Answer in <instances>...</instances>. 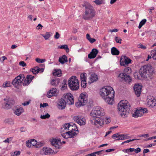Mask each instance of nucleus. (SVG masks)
<instances>
[{"mask_svg":"<svg viewBox=\"0 0 156 156\" xmlns=\"http://www.w3.org/2000/svg\"><path fill=\"white\" fill-rule=\"evenodd\" d=\"M105 114L104 109L100 107H95L90 113L91 116L89 122L91 124L98 127L103 124V120L100 117Z\"/></svg>","mask_w":156,"mask_h":156,"instance_id":"nucleus-1","label":"nucleus"},{"mask_svg":"<svg viewBox=\"0 0 156 156\" xmlns=\"http://www.w3.org/2000/svg\"><path fill=\"white\" fill-rule=\"evenodd\" d=\"M133 75L135 79L142 80L144 78L152 79L155 73L154 69L152 66L147 65L141 67L139 73L136 72Z\"/></svg>","mask_w":156,"mask_h":156,"instance_id":"nucleus-2","label":"nucleus"},{"mask_svg":"<svg viewBox=\"0 0 156 156\" xmlns=\"http://www.w3.org/2000/svg\"><path fill=\"white\" fill-rule=\"evenodd\" d=\"M115 91L110 86H106L100 90V94L105 101L109 104H113Z\"/></svg>","mask_w":156,"mask_h":156,"instance_id":"nucleus-3","label":"nucleus"},{"mask_svg":"<svg viewBox=\"0 0 156 156\" xmlns=\"http://www.w3.org/2000/svg\"><path fill=\"white\" fill-rule=\"evenodd\" d=\"M130 105L126 100L121 101L118 105V112L124 118L127 116L130 111Z\"/></svg>","mask_w":156,"mask_h":156,"instance_id":"nucleus-4","label":"nucleus"},{"mask_svg":"<svg viewBox=\"0 0 156 156\" xmlns=\"http://www.w3.org/2000/svg\"><path fill=\"white\" fill-rule=\"evenodd\" d=\"M85 8L84 14L83 16V18L85 20H91L95 16V11L93 7L88 3L83 5Z\"/></svg>","mask_w":156,"mask_h":156,"instance_id":"nucleus-5","label":"nucleus"},{"mask_svg":"<svg viewBox=\"0 0 156 156\" xmlns=\"http://www.w3.org/2000/svg\"><path fill=\"white\" fill-rule=\"evenodd\" d=\"M68 85L71 90H76L78 89L79 85L78 80L76 76H73L69 79Z\"/></svg>","mask_w":156,"mask_h":156,"instance_id":"nucleus-6","label":"nucleus"},{"mask_svg":"<svg viewBox=\"0 0 156 156\" xmlns=\"http://www.w3.org/2000/svg\"><path fill=\"white\" fill-rule=\"evenodd\" d=\"M87 102V97L86 94L81 93L79 96L78 102L75 103L76 107L84 105Z\"/></svg>","mask_w":156,"mask_h":156,"instance_id":"nucleus-7","label":"nucleus"},{"mask_svg":"<svg viewBox=\"0 0 156 156\" xmlns=\"http://www.w3.org/2000/svg\"><path fill=\"white\" fill-rule=\"evenodd\" d=\"M4 107L5 109H8L11 108L15 104V101L12 98H10L9 96H7L6 98L4 99Z\"/></svg>","mask_w":156,"mask_h":156,"instance_id":"nucleus-8","label":"nucleus"},{"mask_svg":"<svg viewBox=\"0 0 156 156\" xmlns=\"http://www.w3.org/2000/svg\"><path fill=\"white\" fill-rule=\"evenodd\" d=\"M67 104L72 105L74 104L73 96L71 93L65 94L62 96Z\"/></svg>","mask_w":156,"mask_h":156,"instance_id":"nucleus-9","label":"nucleus"},{"mask_svg":"<svg viewBox=\"0 0 156 156\" xmlns=\"http://www.w3.org/2000/svg\"><path fill=\"white\" fill-rule=\"evenodd\" d=\"M132 60L129 57L125 55H122L121 56L120 60V65L126 66L128 64L131 63Z\"/></svg>","mask_w":156,"mask_h":156,"instance_id":"nucleus-10","label":"nucleus"},{"mask_svg":"<svg viewBox=\"0 0 156 156\" xmlns=\"http://www.w3.org/2000/svg\"><path fill=\"white\" fill-rule=\"evenodd\" d=\"M78 132V129H76L75 128L74 129L73 128L71 130L65 133L66 139L74 138L75 136L77 135Z\"/></svg>","mask_w":156,"mask_h":156,"instance_id":"nucleus-11","label":"nucleus"},{"mask_svg":"<svg viewBox=\"0 0 156 156\" xmlns=\"http://www.w3.org/2000/svg\"><path fill=\"white\" fill-rule=\"evenodd\" d=\"M119 77L121 78L122 81H124L129 83L131 82L132 81V79L130 76L128 74L124 73H120Z\"/></svg>","mask_w":156,"mask_h":156,"instance_id":"nucleus-12","label":"nucleus"},{"mask_svg":"<svg viewBox=\"0 0 156 156\" xmlns=\"http://www.w3.org/2000/svg\"><path fill=\"white\" fill-rule=\"evenodd\" d=\"M142 87V86L138 84H135L133 87L135 93L138 97L140 95Z\"/></svg>","mask_w":156,"mask_h":156,"instance_id":"nucleus-13","label":"nucleus"},{"mask_svg":"<svg viewBox=\"0 0 156 156\" xmlns=\"http://www.w3.org/2000/svg\"><path fill=\"white\" fill-rule=\"evenodd\" d=\"M66 104V102L62 97L61 99L59 100L57 107L59 109L63 110L65 109Z\"/></svg>","mask_w":156,"mask_h":156,"instance_id":"nucleus-14","label":"nucleus"},{"mask_svg":"<svg viewBox=\"0 0 156 156\" xmlns=\"http://www.w3.org/2000/svg\"><path fill=\"white\" fill-rule=\"evenodd\" d=\"M58 92V90L55 88L51 89L47 93V97L50 98L52 96H56Z\"/></svg>","mask_w":156,"mask_h":156,"instance_id":"nucleus-15","label":"nucleus"},{"mask_svg":"<svg viewBox=\"0 0 156 156\" xmlns=\"http://www.w3.org/2000/svg\"><path fill=\"white\" fill-rule=\"evenodd\" d=\"M98 50L95 48L92 49L91 51L88 55V57L90 59L95 58L98 53Z\"/></svg>","mask_w":156,"mask_h":156,"instance_id":"nucleus-16","label":"nucleus"},{"mask_svg":"<svg viewBox=\"0 0 156 156\" xmlns=\"http://www.w3.org/2000/svg\"><path fill=\"white\" fill-rule=\"evenodd\" d=\"M25 78V76L23 74H20L18 76H16L13 82L16 83L17 81L19 82H22V84L24 81Z\"/></svg>","mask_w":156,"mask_h":156,"instance_id":"nucleus-17","label":"nucleus"},{"mask_svg":"<svg viewBox=\"0 0 156 156\" xmlns=\"http://www.w3.org/2000/svg\"><path fill=\"white\" fill-rule=\"evenodd\" d=\"M42 151L45 155H48L55 154V152L54 151L50 148L44 147L43 148Z\"/></svg>","mask_w":156,"mask_h":156,"instance_id":"nucleus-18","label":"nucleus"},{"mask_svg":"<svg viewBox=\"0 0 156 156\" xmlns=\"http://www.w3.org/2000/svg\"><path fill=\"white\" fill-rule=\"evenodd\" d=\"M60 79L58 78H55L51 80L50 83L52 86L56 87L60 83Z\"/></svg>","mask_w":156,"mask_h":156,"instance_id":"nucleus-19","label":"nucleus"},{"mask_svg":"<svg viewBox=\"0 0 156 156\" xmlns=\"http://www.w3.org/2000/svg\"><path fill=\"white\" fill-rule=\"evenodd\" d=\"M156 99H154L153 97H150V98H148L147 100V104L148 105H150L151 107H154L155 106V101Z\"/></svg>","mask_w":156,"mask_h":156,"instance_id":"nucleus-20","label":"nucleus"},{"mask_svg":"<svg viewBox=\"0 0 156 156\" xmlns=\"http://www.w3.org/2000/svg\"><path fill=\"white\" fill-rule=\"evenodd\" d=\"M129 138V136H128L127 134H119V138H118L115 140L119 141L120 140H124Z\"/></svg>","mask_w":156,"mask_h":156,"instance_id":"nucleus-21","label":"nucleus"},{"mask_svg":"<svg viewBox=\"0 0 156 156\" xmlns=\"http://www.w3.org/2000/svg\"><path fill=\"white\" fill-rule=\"evenodd\" d=\"M74 120L79 124L81 125L83 123V122L82 121L84 122V121L82 120L83 119L82 116H80V115H77L74 117Z\"/></svg>","mask_w":156,"mask_h":156,"instance_id":"nucleus-22","label":"nucleus"},{"mask_svg":"<svg viewBox=\"0 0 156 156\" xmlns=\"http://www.w3.org/2000/svg\"><path fill=\"white\" fill-rule=\"evenodd\" d=\"M58 61L62 64L65 63L67 62V57L65 55H62L59 58Z\"/></svg>","mask_w":156,"mask_h":156,"instance_id":"nucleus-23","label":"nucleus"},{"mask_svg":"<svg viewBox=\"0 0 156 156\" xmlns=\"http://www.w3.org/2000/svg\"><path fill=\"white\" fill-rule=\"evenodd\" d=\"M98 79V76L96 73H94L91 74L90 77V80L91 83H93L97 81Z\"/></svg>","mask_w":156,"mask_h":156,"instance_id":"nucleus-24","label":"nucleus"},{"mask_svg":"<svg viewBox=\"0 0 156 156\" xmlns=\"http://www.w3.org/2000/svg\"><path fill=\"white\" fill-rule=\"evenodd\" d=\"M111 53L113 55H117L119 54L120 52L116 48L113 47L111 49Z\"/></svg>","mask_w":156,"mask_h":156,"instance_id":"nucleus-25","label":"nucleus"},{"mask_svg":"<svg viewBox=\"0 0 156 156\" xmlns=\"http://www.w3.org/2000/svg\"><path fill=\"white\" fill-rule=\"evenodd\" d=\"M23 111V109L22 107H20L16 109L14 111V113L16 115L19 116Z\"/></svg>","mask_w":156,"mask_h":156,"instance_id":"nucleus-26","label":"nucleus"},{"mask_svg":"<svg viewBox=\"0 0 156 156\" xmlns=\"http://www.w3.org/2000/svg\"><path fill=\"white\" fill-rule=\"evenodd\" d=\"M54 72H53V75L54 76H57L58 77H60L62 75L61 70L60 69H55Z\"/></svg>","mask_w":156,"mask_h":156,"instance_id":"nucleus-27","label":"nucleus"},{"mask_svg":"<svg viewBox=\"0 0 156 156\" xmlns=\"http://www.w3.org/2000/svg\"><path fill=\"white\" fill-rule=\"evenodd\" d=\"M138 110L140 113V115H141V116H143L144 113H147L148 112L147 109L145 108H140Z\"/></svg>","mask_w":156,"mask_h":156,"instance_id":"nucleus-28","label":"nucleus"},{"mask_svg":"<svg viewBox=\"0 0 156 156\" xmlns=\"http://www.w3.org/2000/svg\"><path fill=\"white\" fill-rule=\"evenodd\" d=\"M13 82V80L12 81V83L13 85V86L16 88H18V87L22 85V82H19L18 81L16 82V83Z\"/></svg>","mask_w":156,"mask_h":156,"instance_id":"nucleus-29","label":"nucleus"},{"mask_svg":"<svg viewBox=\"0 0 156 156\" xmlns=\"http://www.w3.org/2000/svg\"><path fill=\"white\" fill-rule=\"evenodd\" d=\"M43 36L46 40L48 39L51 36L50 32H46L45 34H41Z\"/></svg>","mask_w":156,"mask_h":156,"instance_id":"nucleus-30","label":"nucleus"},{"mask_svg":"<svg viewBox=\"0 0 156 156\" xmlns=\"http://www.w3.org/2000/svg\"><path fill=\"white\" fill-rule=\"evenodd\" d=\"M87 74L85 73H82L80 74V78L81 80V81H83V82H85V81H86L87 78L86 77V75Z\"/></svg>","mask_w":156,"mask_h":156,"instance_id":"nucleus-31","label":"nucleus"},{"mask_svg":"<svg viewBox=\"0 0 156 156\" xmlns=\"http://www.w3.org/2000/svg\"><path fill=\"white\" fill-rule=\"evenodd\" d=\"M131 72V68L129 67H126L124 69L123 73H125L129 75V74Z\"/></svg>","mask_w":156,"mask_h":156,"instance_id":"nucleus-32","label":"nucleus"},{"mask_svg":"<svg viewBox=\"0 0 156 156\" xmlns=\"http://www.w3.org/2000/svg\"><path fill=\"white\" fill-rule=\"evenodd\" d=\"M133 116L137 118L139 117H141V115H140V113L139 112L138 109L136 110L133 113Z\"/></svg>","mask_w":156,"mask_h":156,"instance_id":"nucleus-33","label":"nucleus"},{"mask_svg":"<svg viewBox=\"0 0 156 156\" xmlns=\"http://www.w3.org/2000/svg\"><path fill=\"white\" fill-rule=\"evenodd\" d=\"M5 122L10 125H13L14 124L13 120L12 119L9 118L5 119Z\"/></svg>","mask_w":156,"mask_h":156,"instance_id":"nucleus-34","label":"nucleus"},{"mask_svg":"<svg viewBox=\"0 0 156 156\" xmlns=\"http://www.w3.org/2000/svg\"><path fill=\"white\" fill-rule=\"evenodd\" d=\"M147 20L146 19L142 20L140 23L138 28L140 29L141 27L146 23Z\"/></svg>","mask_w":156,"mask_h":156,"instance_id":"nucleus-35","label":"nucleus"},{"mask_svg":"<svg viewBox=\"0 0 156 156\" xmlns=\"http://www.w3.org/2000/svg\"><path fill=\"white\" fill-rule=\"evenodd\" d=\"M151 54L153 59L156 60V49L151 51Z\"/></svg>","mask_w":156,"mask_h":156,"instance_id":"nucleus-36","label":"nucleus"},{"mask_svg":"<svg viewBox=\"0 0 156 156\" xmlns=\"http://www.w3.org/2000/svg\"><path fill=\"white\" fill-rule=\"evenodd\" d=\"M51 144L52 145L54 146L56 148L60 149L61 148V146L60 145L58 144V143H55L54 142H52L51 141Z\"/></svg>","mask_w":156,"mask_h":156,"instance_id":"nucleus-37","label":"nucleus"},{"mask_svg":"<svg viewBox=\"0 0 156 156\" xmlns=\"http://www.w3.org/2000/svg\"><path fill=\"white\" fill-rule=\"evenodd\" d=\"M50 117V115L48 113H47L45 115H41L40 118L42 119H48Z\"/></svg>","mask_w":156,"mask_h":156,"instance_id":"nucleus-38","label":"nucleus"},{"mask_svg":"<svg viewBox=\"0 0 156 156\" xmlns=\"http://www.w3.org/2000/svg\"><path fill=\"white\" fill-rule=\"evenodd\" d=\"M94 2L97 5H100L104 3V0H95Z\"/></svg>","mask_w":156,"mask_h":156,"instance_id":"nucleus-39","label":"nucleus"},{"mask_svg":"<svg viewBox=\"0 0 156 156\" xmlns=\"http://www.w3.org/2000/svg\"><path fill=\"white\" fill-rule=\"evenodd\" d=\"M50 141L52 142H54L55 143H58L60 142V143L61 142V140L59 138H55L54 139H53L52 140H51Z\"/></svg>","mask_w":156,"mask_h":156,"instance_id":"nucleus-40","label":"nucleus"},{"mask_svg":"<svg viewBox=\"0 0 156 156\" xmlns=\"http://www.w3.org/2000/svg\"><path fill=\"white\" fill-rule=\"evenodd\" d=\"M63 126L64 129L69 130V128L70 127L69 123H65Z\"/></svg>","mask_w":156,"mask_h":156,"instance_id":"nucleus-41","label":"nucleus"},{"mask_svg":"<svg viewBox=\"0 0 156 156\" xmlns=\"http://www.w3.org/2000/svg\"><path fill=\"white\" fill-rule=\"evenodd\" d=\"M31 81H30V80L27 79L26 81V80H24V82L23 83V86H26L28 85L30 83Z\"/></svg>","mask_w":156,"mask_h":156,"instance_id":"nucleus-42","label":"nucleus"},{"mask_svg":"<svg viewBox=\"0 0 156 156\" xmlns=\"http://www.w3.org/2000/svg\"><path fill=\"white\" fill-rule=\"evenodd\" d=\"M36 61L37 62L42 63L45 62V59H40L37 58L36 59Z\"/></svg>","mask_w":156,"mask_h":156,"instance_id":"nucleus-43","label":"nucleus"},{"mask_svg":"<svg viewBox=\"0 0 156 156\" xmlns=\"http://www.w3.org/2000/svg\"><path fill=\"white\" fill-rule=\"evenodd\" d=\"M36 67L37 68H36L37 72H36V73H38L39 72L42 73L44 71V69L43 68H40L39 67L37 66H36Z\"/></svg>","mask_w":156,"mask_h":156,"instance_id":"nucleus-44","label":"nucleus"},{"mask_svg":"<svg viewBox=\"0 0 156 156\" xmlns=\"http://www.w3.org/2000/svg\"><path fill=\"white\" fill-rule=\"evenodd\" d=\"M10 82H8L6 83H4L3 84V86L4 87H8L10 86Z\"/></svg>","mask_w":156,"mask_h":156,"instance_id":"nucleus-45","label":"nucleus"},{"mask_svg":"<svg viewBox=\"0 0 156 156\" xmlns=\"http://www.w3.org/2000/svg\"><path fill=\"white\" fill-rule=\"evenodd\" d=\"M58 48L61 49H68V46L67 45H62L61 46H59Z\"/></svg>","mask_w":156,"mask_h":156,"instance_id":"nucleus-46","label":"nucleus"},{"mask_svg":"<svg viewBox=\"0 0 156 156\" xmlns=\"http://www.w3.org/2000/svg\"><path fill=\"white\" fill-rule=\"evenodd\" d=\"M32 142L31 141H29V140H28L26 141V146L29 148H30L31 146Z\"/></svg>","mask_w":156,"mask_h":156,"instance_id":"nucleus-47","label":"nucleus"},{"mask_svg":"<svg viewBox=\"0 0 156 156\" xmlns=\"http://www.w3.org/2000/svg\"><path fill=\"white\" fill-rule=\"evenodd\" d=\"M86 81H85V82H83V81H81V86L82 87L85 88L86 87Z\"/></svg>","mask_w":156,"mask_h":156,"instance_id":"nucleus-48","label":"nucleus"},{"mask_svg":"<svg viewBox=\"0 0 156 156\" xmlns=\"http://www.w3.org/2000/svg\"><path fill=\"white\" fill-rule=\"evenodd\" d=\"M48 105L47 103H44L43 104L41 103L40 105V107L44 108L46 107L47 106H48Z\"/></svg>","mask_w":156,"mask_h":156,"instance_id":"nucleus-49","label":"nucleus"},{"mask_svg":"<svg viewBox=\"0 0 156 156\" xmlns=\"http://www.w3.org/2000/svg\"><path fill=\"white\" fill-rule=\"evenodd\" d=\"M36 68H37L36 67H35L30 69V71H32L33 74H37V73H36V72H37Z\"/></svg>","mask_w":156,"mask_h":156,"instance_id":"nucleus-50","label":"nucleus"},{"mask_svg":"<svg viewBox=\"0 0 156 156\" xmlns=\"http://www.w3.org/2000/svg\"><path fill=\"white\" fill-rule=\"evenodd\" d=\"M119 133H116L113 134L112 137V138L114 139H115L116 138H119Z\"/></svg>","mask_w":156,"mask_h":156,"instance_id":"nucleus-51","label":"nucleus"},{"mask_svg":"<svg viewBox=\"0 0 156 156\" xmlns=\"http://www.w3.org/2000/svg\"><path fill=\"white\" fill-rule=\"evenodd\" d=\"M19 64L22 67H24L26 66V64L24 61H20L19 62Z\"/></svg>","mask_w":156,"mask_h":156,"instance_id":"nucleus-52","label":"nucleus"},{"mask_svg":"<svg viewBox=\"0 0 156 156\" xmlns=\"http://www.w3.org/2000/svg\"><path fill=\"white\" fill-rule=\"evenodd\" d=\"M70 124V127L71 128V127H73L74 126V127H76V129H78L77 127L76 126V124L75 123H73V122H71L70 123H69Z\"/></svg>","mask_w":156,"mask_h":156,"instance_id":"nucleus-53","label":"nucleus"},{"mask_svg":"<svg viewBox=\"0 0 156 156\" xmlns=\"http://www.w3.org/2000/svg\"><path fill=\"white\" fill-rule=\"evenodd\" d=\"M43 145V144L41 142H37L36 147L37 148H40Z\"/></svg>","mask_w":156,"mask_h":156,"instance_id":"nucleus-54","label":"nucleus"},{"mask_svg":"<svg viewBox=\"0 0 156 156\" xmlns=\"http://www.w3.org/2000/svg\"><path fill=\"white\" fill-rule=\"evenodd\" d=\"M60 37V34H59L58 32H56L55 33V34L54 36V37L57 39L59 38Z\"/></svg>","mask_w":156,"mask_h":156,"instance_id":"nucleus-55","label":"nucleus"},{"mask_svg":"<svg viewBox=\"0 0 156 156\" xmlns=\"http://www.w3.org/2000/svg\"><path fill=\"white\" fill-rule=\"evenodd\" d=\"M31 142H32V145L33 146H34L37 145V141L34 139H32L31 141Z\"/></svg>","mask_w":156,"mask_h":156,"instance_id":"nucleus-56","label":"nucleus"},{"mask_svg":"<svg viewBox=\"0 0 156 156\" xmlns=\"http://www.w3.org/2000/svg\"><path fill=\"white\" fill-rule=\"evenodd\" d=\"M103 151H104V150H102L99 151L94 152V153L96 155V154H97L98 155H99L102 154V152Z\"/></svg>","mask_w":156,"mask_h":156,"instance_id":"nucleus-57","label":"nucleus"},{"mask_svg":"<svg viewBox=\"0 0 156 156\" xmlns=\"http://www.w3.org/2000/svg\"><path fill=\"white\" fill-rule=\"evenodd\" d=\"M141 149L140 147H137L136 149H134V151L136 153H138L141 151Z\"/></svg>","mask_w":156,"mask_h":156,"instance_id":"nucleus-58","label":"nucleus"},{"mask_svg":"<svg viewBox=\"0 0 156 156\" xmlns=\"http://www.w3.org/2000/svg\"><path fill=\"white\" fill-rule=\"evenodd\" d=\"M115 41L117 43L121 44L122 40L121 39H118V37H116L115 38Z\"/></svg>","mask_w":156,"mask_h":156,"instance_id":"nucleus-59","label":"nucleus"},{"mask_svg":"<svg viewBox=\"0 0 156 156\" xmlns=\"http://www.w3.org/2000/svg\"><path fill=\"white\" fill-rule=\"evenodd\" d=\"M139 140L138 139H133L132 140H127L126 141H125L124 143H129L131 141H133L134 140Z\"/></svg>","mask_w":156,"mask_h":156,"instance_id":"nucleus-60","label":"nucleus"},{"mask_svg":"<svg viewBox=\"0 0 156 156\" xmlns=\"http://www.w3.org/2000/svg\"><path fill=\"white\" fill-rule=\"evenodd\" d=\"M43 26L40 23L36 27V29L37 30L41 29Z\"/></svg>","mask_w":156,"mask_h":156,"instance_id":"nucleus-61","label":"nucleus"},{"mask_svg":"<svg viewBox=\"0 0 156 156\" xmlns=\"http://www.w3.org/2000/svg\"><path fill=\"white\" fill-rule=\"evenodd\" d=\"M93 104H92V102L91 101L89 102L88 105L87 107L88 108H91V107L93 106Z\"/></svg>","mask_w":156,"mask_h":156,"instance_id":"nucleus-62","label":"nucleus"},{"mask_svg":"<svg viewBox=\"0 0 156 156\" xmlns=\"http://www.w3.org/2000/svg\"><path fill=\"white\" fill-rule=\"evenodd\" d=\"M30 102V100H29V101H26L24 102V103H22V105H23L24 106H26L28 105Z\"/></svg>","mask_w":156,"mask_h":156,"instance_id":"nucleus-63","label":"nucleus"},{"mask_svg":"<svg viewBox=\"0 0 156 156\" xmlns=\"http://www.w3.org/2000/svg\"><path fill=\"white\" fill-rule=\"evenodd\" d=\"M20 130L21 132H24L26 130V129L25 127H22L20 128Z\"/></svg>","mask_w":156,"mask_h":156,"instance_id":"nucleus-64","label":"nucleus"}]
</instances>
